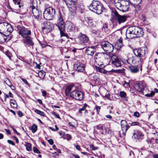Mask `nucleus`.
Listing matches in <instances>:
<instances>
[{
  "mask_svg": "<svg viewBox=\"0 0 158 158\" xmlns=\"http://www.w3.org/2000/svg\"><path fill=\"white\" fill-rule=\"evenodd\" d=\"M24 41L25 44L30 46H33L34 44L32 41V38L29 36L25 37Z\"/></svg>",
  "mask_w": 158,
  "mask_h": 158,
  "instance_id": "22",
  "label": "nucleus"
},
{
  "mask_svg": "<svg viewBox=\"0 0 158 158\" xmlns=\"http://www.w3.org/2000/svg\"><path fill=\"white\" fill-rule=\"evenodd\" d=\"M31 9L33 16L35 19H38L41 15V12L40 10L34 6H33L31 7Z\"/></svg>",
  "mask_w": 158,
  "mask_h": 158,
  "instance_id": "15",
  "label": "nucleus"
},
{
  "mask_svg": "<svg viewBox=\"0 0 158 158\" xmlns=\"http://www.w3.org/2000/svg\"><path fill=\"white\" fill-rule=\"evenodd\" d=\"M53 27V26L52 23L49 21L44 22L43 24L42 27L43 30H45L47 32H50Z\"/></svg>",
  "mask_w": 158,
  "mask_h": 158,
  "instance_id": "11",
  "label": "nucleus"
},
{
  "mask_svg": "<svg viewBox=\"0 0 158 158\" xmlns=\"http://www.w3.org/2000/svg\"><path fill=\"white\" fill-rule=\"evenodd\" d=\"M42 95L44 97H45L47 95V93L44 90L42 92Z\"/></svg>",
  "mask_w": 158,
  "mask_h": 158,
  "instance_id": "59",
  "label": "nucleus"
},
{
  "mask_svg": "<svg viewBox=\"0 0 158 158\" xmlns=\"http://www.w3.org/2000/svg\"><path fill=\"white\" fill-rule=\"evenodd\" d=\"M7 142L8 143H9L13 145H15V143L12 140H7Z\"/></svg>",
  "mask_w": 158,
  "mask_h": 158,
  "instance_id": "53",
  "label": "nucleus"
},
{
  "mask_svg": "<svg viewBox=\"0 0 158 158\" xmlns=\"http://www.w3.org/2000/svg\"><path fill=\"white\" fill-rule=\"evenodd\" d=\"M129 1H127L123 0V3L121 8L120 10L123 12H125L128 10L129 7Z\"/></svg>",
  "mask_w": 158,
  "mask_h": 158,
  "instance_id": "19",
  "label": "nucleus"
},
{
  "mask_svg": "<svg viewBox=\"0 0 158 158\" xmlns=\"http://www.w3.org/2000/svg\"><path fill=\"white\" fill-rule=\"evenodd\" d=\"M99 75L98 73H95L94 76V78L95 81H98L99 79Z\"/></svg>",
  "mask_w": 158,
  "mask_h": 158,
  "instance_id": "41",
  "label": "nucleus"
},
{
  "mask_svg": "<svg viewBox=\"0 0 158 158\" xmlns=\"http://www.w3.org/2000/svg\"><path fill=\"white\" fill-rule=\"evenodd\" d=\"M123 0H115V5L116 7L120 10L122 4L123 3Z\"/></svg>",
  "mask_w": 158,
  "mask_h": 158,
  "instance_id": "27",
  "label": "nucleus"
},
{
  "mask_svg": "<svg viewBox=\"0 0 158 158\" xmlns=\"http://www.w3.org/2000/svg\"><path fill=\"white\" fill-rule=\"evenodd\" d=\"M104 93L102 94V95L103 98H105L110 100H114V95L112 94H110L109 92L106 90H104Z\"/></svg>",
  "mask_w": 158,
  "mask_h": 158,
  "instance_id": "18",
  "label": "nucleus"
},
{
  "mask_svg": "<svg viewBox=\"0 0 158 158\" xmlns=\"http://www.w3.org/2000/svg\"><path fill=\"white\" fill-rule=\"evenodd\" d=\"M48 141L51 145H52L54 143L53 140L52 139H50Z\"/></svg>",
  "mask_w": 158,
  "mask_h": 158,
  "instance_id": "55",
  "label": "nucleus"
},
{
  "mask_svg": "<svg viewBox=\"0 0 158 158\" xmlns=\"http://www.w3.org/2000/svg\"><path fill=\"white\" fill-rule=\"evenodd\" d=\"M4 81L5 83L9 86H11L12 83L9 79L6 78H5Z\"/></svg>",
  "mask_w": 158,
  "mask_h": 158,
  "instance_id": "37",
  "label": "nucleus"
},
{
  "mask_svg": "<svg viewBox=\"0 0 158 158\" xmlns=\"http://www.w3.org/2000/svg\"><path fill=\"white\" fill-rule=\"evenodd\" d=\"M13 28L9 23L6 22L0 23V32L10 35L13 31Z\"/></svg>",
  "mask_w": 158,
  "mask_h": 158,
  "instance_id": "5",
  "label": "nucleus"
},
{
  "mask_svg": "<svg viewBox=\"0 0 158 158\" xmlns=\"http://www.w3.org/2000/svg\"><path fill=\"white\" fill-rule=\"evenodd\" d=\"M67 29L68 31H73L75 29V26L72 23L69 22L67 24Z\"/></svg>",
  "mask_w": 158,
  "mask_h": 158,
  "instance_id": "28",
  "label": "nucleus"
},
{
  "mask_svg": "<svg viewBox=\"0 0 158 158\" xmlns=\"http://www.w3.org/2000/svg\"><path fill=\"white\" fill-rule=\"evenodd\" d=\"M143 34L142 29L137 27H128L126 31V36L129 39L142 36Z\"/></svg>",
  "mask_w": 158,
  "mask_h": 158,
  "instance_id": "2",
  "label": "nucleus"
},
{
  "mask_svg": "<svg viewBox=\"0 0 158 158\" xmlns=\"http://www.w3.org/2000/svg\"><path fill=\"white\" fill-rule=\"evenodd\" d=\"M133 135L134 136V137L136 139H138L139 140H141L143 138V135L140 132H138L137 133H134Z\"/></svg>",
  "mask_w": 158,
  "mask_h": 158,
  "instance_id": "29",
  "label": "nucleus"
},
{
  "mask_svg": "<svg viewBox=\"0 0 158 158\" xmlns=\"http://www.w3.org/2000/svg\"><path fill=\"white\" fill-rule=\"evenodd\" d=\"M136 65V66H129V68L131 72L132 73H137L139 71V67H141L139 66L138 63L137 64H135Z\"/></svg>",
  "mask_w": 158,
  "mask_h": 158,
  "instance_id": "21",
  "label": "nucleus"
},
{
  "mask_svg": "<svg viewBox=\"0 0 158 158\" xmlns=\"http://www.w3.org/2000/svg\"><path fill=\"white\" fill-rule=\"evenodd\" d=\"M4 95L5 96V102H6V98H8L9 97H10L9 96V95H8L7 94H5Z\"/></svg>",
  "mask_w": 158,
  "mask_h": 158,
  "instance_id": "62",
  "label": "nucleus"
},
{
  "mask_svg": "<svg viewBox=\"0 0 158 158\" xmlns=\"http://www.w3.org/2000/svg\"><path fill=\"white\" fill-rule=\"evenodd\" d=\"M25 146L26 147V150L30 151L31 150V144L29 143H27L25 144Z\"/></svg>",
  "mask_w": 158,
  "mask_h": 158,
  "instance_id": "34",
  "label": "nucleus"
},
{
  "mask_svg": "<svg viewBox=\"0 0 158 158\" xmlns=\"http://www.w3.org/2000/svg\"><path fill=\"white\" fill-rule=\"evenodd\" d=\"M146 87V84L143 83L136 84L134 85L135 89L139 92H142Z\"/></svg>",
  "mask_w": 158,
  "mask_h": 158,
  "instance_id": "16",
  "label": "nucleus"
},
{
  "mask_svg": "<svg viewBox=\"0 0 158 158\" xmlns=\"http://www.w3.org/2000/svg\"><path fill=\"white\" fill-rule=\"evenodd\" d=\"M103 5L97 1H93L89 6V9L98 14L102 13L103 10Z\"/></svg>",
  "mask_w": 158,
  "mask_h": 158,
  "instance_id": "3",
  "label": "nucleus"
},
{
  "mask_svg": "<svg viewBox=\"0 0 158 158\" xmlns=\"http://www.w3.org/2000/svg\"><path fill=\"white\" fill-rule=\"evenodd\" d=\"M55 10L52 7H48L45 9L43 13L44 18L47 20H50L55 14Z\"/></svg>",
  "mask_w": 158,
  "mask_h": 158,
  "instance_id": "6",
  "label": "nucleus"
},
{
  "mask_svg": "<svg viewBox=\"0 0 158 158\" xmlns=\"http://www.w3.org/2000/svg\"><path fill=\"white\" fill-rule=\"evenodd\" d=\"M111 63L116 67H120L121 65V60L115 55H113L111 56Z\"/></svg>",
  "mask_w": 158,
  "mask_h": 158,
  "instance_id": "12",
  "label": "nucleus"
},
{
  "mask_svg": "<svg viewBox=\"0 0 158 158\" xmlns=\"http://www.w3.org/2000/svg\"><path fill=\"white\" fill-rule=\"evenodd\" d=\"M13 2L15 4H17V5H19V7H21V6L20 5V0H13Z\"/></svg>",
  "mask_w": 158,
  "mask_h": 158,
  "instance_id": "44",
  "label": "nucleus"
},
{
  "mask_svg": "<svg viewBox=\"0 0 158 158\" xmlns=\"http://www.w3.org/2000/svg\"><path fill=\"white\" fill-rule=\"evenodd\" d=\"M106 117L108 119H111L112 118V116L110 115H107L106 116Z\"/></svg>",
  "mask_w": 158,
  "mask_h": 158,
  "instance_id": "64",
  "label": "nucleus"
},
{
  "mask_svg": "<svg viewBox=\"0 0 158 158\" xmlns=\"http://www.w3.org/2000/svg\"><path fill=\"white\" fill-rule=\"evenodd\" d=\"M139 113L138 112H135L134 114V116L137 117H139Z\"/></svg>",
  "mask_w": 158,
  "mask_h": 158,
  "instance_id": "56",
  "label": "nucleus"
},
{
  "mask_svg": "<svg viewBox=\"0 0 158 158\" xmlns=\"http://www.w3.org/2000/svg\"><path fill=\"white\" fill-rule=\"evenodd\" d=\"M18 114L19 116L20 117H22L23 115L22 113L20 111H18Z\"/></svg>",
  "mask_w": 158,
  "mask_h": 158,
  "instance_id": "57",
  "label": "nucleus"
},
{
  "mask_svg": "<svg viewBox=\"0 0 158 158\" xmlns=\"http://www.w3.org/2000/svg\"><path fill=\"white\" fill-rule=\"evenodd\" d=\"M22 81L24 82V83L26 84H28L27 81L24 78H22Z\"/></svg>",
  "mask_w": 158,
  "mask_h": 158,
  "instance_id": "61",
  "label": "nucleus"
},
{
  "mask_svg": "<svg viewBox=\"0 0 158 158\" xmlns=\"http://www.w3.org/2000/svg\"><path fill=\"white\" fill-rule=\"evenodd\" d=\"M64 138L67 139V140H70L71 138V137L70 135L67 134L64 135Z\"/></svg>",
  "mask_w": 158,
  "mask_h": 158,
  "instance_id": "46",
  "label": "nucleus"
},
{
  "mask_svg": "<svg viewBox=\"0 0 158 158\" xmlns=\"http://www.w3.org/2000/svg\"><path fill=\"white\" fill-rule=\"evenodd\" d=\"M73 86V85H69L66 88L65 91L66 95H67L69 94Z\"/></svg>",
  "mask_w": 158,
  "mask_h": 158,
  "instance_id": "30",
  "label": "nucleus"
},
{
  "mask_svg": "<svg viewBox=\"0 0 158 158\" xmlns=\"http://www.w3.org/2000/svg\"><path fill=\"white\" fill-rule=\"evenodd\" d=\"M114 14L116 20L119 24L123 23L126 21L127 17L125 15H120L116 11H114Z\"/></svg>",
  "mask_w": 158,
  "mask_h": 158,
  "instance_id": "10",
  "label": "nucleus"
},
{
  "mask_svg": "<svg viewBox=\"0 0 158 158\" xmlns=\"http://www.w3.org/2000/svg\"><path fill=\"white\" fill-rule=\"evenodd\" d=\"M96 128L98 129H101L102 130H103V126L102 125H99L97 126Z\"/></svg>",
  "mask_w": 158,
  "mask_h": 158,
  "instance_id": "47",
  "label": "nucleus"
},
{
  "mask_svg": "<svg viewBox=\"0 0 158 158\" xmlns=\"http://www.w3.org/2000/svg\"><path fill=\"white\" fill-rule=\"evenodd\" d=\"M155 94V92L153 91H151L150 94H145V96L146 97H151Z\"/></svg>",
  "mask_w": 158,
  "mask_h": 158,
  "instance_id": "43",
  "label": "nucleus"
},
{
  "mask_svg": "<svg viewBox=\"0 0 158 158\" xmlns=\"http://www.w3.org/2000/svg\"><path fill=\"white\" fill-rule=\"evenodd\" d=\"M123 85L125 87H130L129 83V82H127L125 81L124 83L123 84Z\"/></svg>",
  "mask_w": 158,
  "mask_h": 158,
  "instance_id": "50",
  "label": "nucleus"
},
{
  "mask_svg": "<svg viewBox=\"0 0 158 158\" xmlns=\"http://www.w3.org/2000/svg\"><path fill=\"white\" fill-rule=\"evenodd\" d=\"M52 154L54 156H59V154L56 152L53 153Z\"/></svg>",
  "mask_w": 158,
  "mask_h": 158,
  "instance_id": "60",
  "label": "nucleus"
},
{
  "mask_svg": "<svg viewBox=\"0 0 158 158\" xmlns=\"http://www.w3.org/2000/svg\"><path fill=\"white\" fill-rule=\"evenodd\" d=\"M121 125L122 130L123 131V134L125 136L126 133L130 127L127 122L125 120H122L121 121Z\"/></svg>",
  "mask_w": 158,
  "mask_h": 158,
  "instance_id": "13",
  "label": "nucleus"
},
{
  "mask_svg": "<svg viewBox=\"0 0 158 158\" xmlns=\"http://www.w3.org/2000/svg\"><path fill=\"white\" fill-rule=\"evenodd\" d=\"M102 48L103 50L108 53L112 52L114 49V47L112 44L108 41H104L101 44Z\"/></svg>",
  "mask_w": 158,
  "mask_h": 158,
  "instance_id": "8",
  "label": "nucleus"
},
{
  "mask_svg": "<svg viewBox=\"0 0 158 158\" xmlns=\"http://www.w3.org/2000/svg\"><path fill=\"white\" fill-rule=\"evenodd\" d=\"M139 124V123L137 122H134L133 123H132L131 124V126H136L138 125Z\"/></svg>",
  "mask_w": 158,
  "mask_h": 158,
  "instance_id": "52",
  "label": "nucleus"
},
{
  "mask_svg": "<svg viewBox=\"0 0 158 158\" xmlns=\"http://www.w3.org/2000/svg\"><path fill=\"white\" fill-rule=\"evenodd\" d=\"M129 2L134 5H138L140 3L141 0H128Z\"/></svg>",
  "mask_w": 158,
  "mask_h": 158,
  "instance_id": "31",
  "label": "nucleus"
},
{
  "mask_svg": "<svg viewBox=\"0 0 158 158\" xmlns=\"http://www.w3.org/2000/svg\"><path fill=\"white\" fill-rule=\"evenodd\" d=\"M88 20L87 21V23L91 27H93V26H94V24L92 21V20L89 18H88Z\"/></svg>",
  "mask_w": 158,
  "mask_h": 158,
  "instance_id": "42",
  "label": "nucleus"
},
{
  "mask_svg": "<svg viewBox=\"0 0 158 158\" xmlns=\"http://www.w3.org/2000/svg\"><path fill=\"white\" fill-rule=\"evenodd\" d=\"M33 151L35 153H40V152L38 149L35 147L33 148Z\"/></svg>",
  "mask_w": 158,
  "mask_h": 158,
  "instance_id": "48",
  "label": "nucleus"
},
{
  "mask_svg": "<svg viewBox=\"0 0 158 158\" xmlns=\"http://www.w3.org/2000/svg\"><path fill=\"white\" fill-rule=\"evenodd\" d=\"M102 31L105 32H108L109 31V29L108 28V26L106 24H104L102 28Z\"/></svg>",
  "mask_w": 158,
  "mask_h": 158,
  "instance_id": "35",
  "label": "nucleus"
},
{
  "mask_svg": "<svg viewBox=\"0 0 158 158\" xmlns=\"http://www.w3.org/2000/svg\"><path fill=\"white\" fill-rule=\"evenodd\" d=\"M74 69L76 71L80 72H82L84 70L85 66L81 62H77L74 65Z\"/></svg>",
  "mask_w": 158,
  "mask_h": 158,
  "instance_id": "14",
  "label": "nucleus"
},
{
  "mask_svg": "<svg viewBox=\"0 0 158 158\" xmlns=\"http://www.w3.org/2000/svg\"><path fill=\"white\" fill-rule=\"evenodd\" d=\"M95 109L96 110L98 113V114L101 109L100 107L98 106H96Z\"/></svg>",
  "mask_w": 158,
  "mask_h": 158,
  "instance_id": "51",
  "label": "nucleus"
},
{
  "mask_svg": "<svg viewBox=\"0 0 158 158\" xmlns=\"http://www.w3.org/2000/svg\"><path fill=\"white\" fill-rule=\"evenodd\" d=\"M122 41L123 40L121 38L118 40L115 44V47L117 49H119L123 46Z\"/></svg>",
  "mask_w": 158,
  "mask_h": 158,
  "instance_id": "26",
  "label": "nucleus"
},
{
  "mask_svg": "<svg viewBox=\"0 0 158 158\" xmlns=\"http://www.w3.org/2000/svg\"><path fill=\"white\" fill-rule=\"evenodd\" d=\"M70 96L73 98H74L77 100L81 101L83 99V94L81 91L75 90L71 92Z\"/></svg>",
  "mask_w": 158,
  "mask_h": 158,
  "instance_id": "9",
  "label": "nucleus"
},
{
  "mask_svg": "<svg viewBox=\"0 0 158 158\" xmlns=\"http://www.w3.org/2000/svg\"><path fill=\"white\" fill-rule=\"evenodd\" d=\"M38 75L40 78L44 77L45 75V73L43 71H41L39 72Z\"/></svg>",
  "mask_w": 158,
  "mask_h": 158,
  "instance_id": "39",
  "label": "nucleus"
},
{
  "mask_svg": "<svg viewBox=\"0 0 158 158\" xmlns=\"http://www.w3.org/2000/svg\"><path fill=\"white\" fill-rule=\"evenodd\" d=\"M17 28L19 34L23 37H26L31 34V30L24 27L18 26Z\"/></svg>",
  "mask_w": 158,
  "mask_h": 158,
  "instance_id": "7",
  "label": "nucleus"
},
{
  "mask_svg": "<svg viewBox=\"0 0 158 158\" xmlns=\"http://www.w3.org/2000/svg\"><path fill=\"white\" fill-rule=\"evenodd\" d=\"M95 52L94 47H88L86 50V53L88 55L92 56Z\"/></svg>",
  "mask_w": 158,
  "mask_h": 158,
  "instance_id": "23",
  "label": "nucleus"
},
{
  "mask_svg": "<svg viewBox=\"0 0 158 158\" xmlns=\"http://www.w3.org/2000/svg\"><path fill=\"white\" fill-rule=\"evenodd\" d=\"M95 68L97 71L103 73H106L107 74H111L112 73L116 72V70L114 69H112L110 71H107L102 68L97 66H96Z\"/></svg>",
  "mask_w": 158,
  "mask_h": 158,
  "instance_id": "20",
  "label": "nucleus"
},
{
  "mask_svg": "<svg viewBox=\"0 0 158 158\" xmlns=\"http://www.w3.org/2000/svg\"><path fill=\"white\" fill-rule=\"evenodd\" d=\"M109 56L107 54L103 52H98L95 54L94 56V60L96 64L99 66L103 64L104 58L108 59Z\"/></svg>",
  "mask_w": 158,
  "mask_h": 158,
  "instance_id": "4",
  "label": "nucleus"
},
{
  "mask_svg": "<svg viewBox=\"0 0 158 158\" xmlns=\"http://www.w3.org/2000/svg\"><path fill=\"white\" fill-rule=\"evenodd\" d=\"M6 55L9 57L10 60H11V58L12 56L11 53L8 51L6 52Z\"/></svg>",
  "mask_w": 158,
  "mask_h": 158,
  "instance_id": "45",
  "label": "nucleus"
},
{
  "mask_svg": "<svg viewBox=\"0 0 158 158\" xmlns=\"http://www.w3.org/2000/svg\"><path fill=\"white\" fill-rule=\"evenodd\" d=\"M90 147L92 148V150H95L97 149V147H95L93 145H90Z\"/></svg>",
  "mask_w": 158,
  "mask_h": 158,
  "instance_id": "54",
  "label": "nucleus"
},
{
  "mask_svg": "<svg viewBox=\"0 0 158 158\" xmlns=\"http://www.w3.org/2000/svg\"><path fill=\"white\" fill-rule=\"evenodd\" d=\"M9 96L10 97L13 98V94L11 93L10 92H9Z\"/></svg>",
  "mask_w": 158,
  "mask_h": 158,
  "instance_id": "63",
  "label": "nucleus"
},
{
  "mask_svg": "<svg viewBox=\"0 0 158 158\" xmlns=\"http://www.w3.org/2000/svg\"><path fill=\"white\" fill-rule=\"evenodd\" d=\"M37 126L33 124L31 127V129L33 133L35 132L37 130Z\"/></svg>",
  "mask_w": 158,
  "mask_h": 158,
  "instance_id": "36",
  "label": "nucleus"
},
{
  "mask_svg": "<svg viewBox=\"0 0 158 158\" xmlns=\"http://www.w3.org/2000/svg\"><path fill=\"white\" fill-rule=\"evenodd\" d=\"M85 109L84 108V107H83L82 108L80 109L79 110V113H82V111L84 110H85Z\"/></svg>",
  "mask_w": 158,
  "mask_h": 158,
  "instance_id": "58",
  "label": "nucleus"
},
{
  "mask_svg": "<svg viewBox=\"0 0 158 158\" xmlns=\"http://www.w3.org/2000/svg\"><path fill=\"white\" fill-rule=\"evenodd\" d=\"M35 112L37 114H39L40 115H41L42 116H43L44 117L45 116V114H44V112H43L38 110L36 109L35 110Z\"/></svg>",
  "mask_w": 158,
  "mask_h": 158,
  "instance_id": "38",
  "label": "nucleus"
},
{
  "mask_svg": "<svg viewBox=\"0 0 158 158\" xmlns=\"http://www.w3.org/2000/svg\"><path fill=\"white\" fill-rule=\"evenodd\" d=\"M9 35L0 32V43H3L7 39V36Z\"/></svg>",
  "mask_w": 158,
  "mask_h": 158,
  "instance_id": "25",
  "label": "nucleus"
},
{
  "mask_svg": "<svg viewBox=\"0 0 158 158\" xmlns=\"http://www.w3.org/2000/svg\"><path fill=\"white\" fill-rule=\"evenodd\" d=\"M147 48L143 47L138 48L135 49L133 52L135 56H133L131 59L132 63L134 64H136L138 62L142 70V63L143 60V57L147 51Z\"/></svg>",
  "mask_w": 158,
  "mask_h": 158,
  "instance_id": "1",
  "label": "nucleus"
},
{
  "mask_svg": "<svg viewBox=\"0 0 158 158\" xmlns=\"http://www.w3.org/2000/svg\"><path fill=\"white\" fill-rule=\"evenodd\" d=\"M52 114L57 118L59 119L60 118V117L59 116V115L58 114H57L56 113L54 112H52Z\"/></svg>",
  "mask_w": 158,
  "mask_h": 158,
  "instance_id": "49",
  "label": "nucleus"
},
{
  "mask_svg": "<svg viewBox=\"0 0 158 158\" xmlns=\"http://www.w3.org/2000/svg\"><path fill=\"white\" fill-rule=\"evenodd\" d=\"M126 93L123 91H121L119 93V96L122 98H126Z\"/></svg>",
  "mask_w": 158,
  "mask_h": 158,
  "instance_id": "40",
  "label": "nucleus"
},
{
  "mask_svg": "<svg viewBox=\"0 0 158 158\" xmlns=\"http://www.w3.org/2000/svg\"><path fill=\"white\" fill-rule=\"evenodd\" d=\"M59 29L60 31L61 37L64 36L67 37V35L65 34L64 32V31L65 30V27H64V28H62V29L61 28H59Z\"/></svg>",
  "mask_w": 158,
  "mask_h": 158,
  "instance_id": "32",
  "label": "nucleus"
},
{
  "mask_svg": "<svg viewBox=\"0 0 158 158\" xmlns=\"http://www.w3.org/2000/svg\"><path fill=\"white\" fill-rule=\"evenodd\" d=\"M10 103L11 106L16 108L17 107V105L15 101L14 100H11L10 101Z\"/></svg>",
  "mask_w": 158,
  "mask_h": 158,
  "instance_id": "33",
  "label": "nucleus"
},
{
  "mask_svg": "<svg viewBox=\"0 0 158 158\" xmlns=\"http://www.w3.org/2000/svg\"><path fill=\"white\" fill-rule=\"evenodd\" d=\"M79 39L81 42L84 44L88 43L89 41L88 38L85 35H81Z\"/></svg>",
  "mask_w": 158,
  "mask_h": 158,
  "instance_id": "24",
  "label": "nucleus"
},
{
  "mask_svg": "<svg viewBox=\"0 0 158 158\" xmlns=\"http://www.w3.org/2000/svg\"><path fill=\"white\" fill-rule=\"evenodd\" d=\"M56 25L58 27V28L62 29L65 27V25L63 21V19L62 15L60 14L58 19L57 20V23Z\"/></svg>",
  "mask_w": 158,
  "mask_h": 158,
  "instance_id": "17",
  "label": "nucleus"
}]
</instances>
